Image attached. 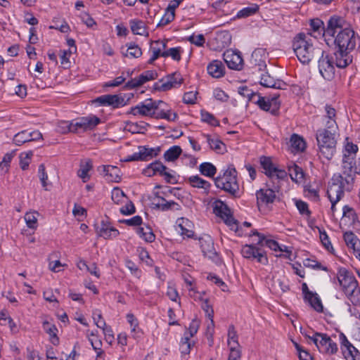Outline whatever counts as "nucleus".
<instances>
[{
    "label": "nucleus",
    "mask_w": 360,
    "mask_h": 360,
    "mask_svg": "<svg viewBox=\"0 0 360 360\" xmlns=\"http://www.w3.org/2000/svg\"><path fill=\"white\" fill-rule=\"evenodd\" d=\"M337 132L326 129H318L316 133V139L318 146V155L330 160L336 152L337 141L335 134Z\"/></svg>",
    "instance_id": "obj_6"
},
{
    "label": "nucleus",
    "mask_w": 360,
    "mask_h": 360,
    "mask_svg": "<svg viewBox=\"0 0 360 360\" xmlns=\"http://www.w3.org/2000/svg\"><path fill=\"white\" fill-rule=\"evenodd\" d=\"M290 145L291 147L296 152H302L306 148V143L304 139L299 135L293 134L290 137Z\"/></svg>",
    "instance_id": "obj_39"
},
{
    "label": "nucleus",
    "mask_w": 360,
    "mask_h": 360,
    "mask_svg": "<svg viewBox=\"0 0 360 360\" xmlns=\"http://www.w3.org/2000/svg\"><path fill=\"white\" fill-rule=\"evenodd\" d=\"M214 182L217 188L224 191L230 195L240 197L237 171L233 165H229L226 168L222 169L219 175L214 178Z\"/></svg>",
    "instance_id": "obj_4"
},
{
    "label": "nucleus",
    "mask_w": 360,
    "mask_h": 360,
    "mask_svg": "<svg viewBox=\"0 0 360 360\" xmlns=\"http://www.w3.org/2000/svg\"><path fill=\"white\" fill-rule=\"evenodd\" d=\"M337 278L342 291L351 303L354 306L360 305V288L352 273L344 267H340Z\"/></svg>",
    "instance_id": "obj_3"
},
{
    "label": "nucleus",
    "mask_w": 360,
    "mask_h": 360,
    "mask_svg": "<svg viewBox=\"0 0 360 360\" xmlns=\"http://www.w3.org/2000/svg\"><path fill=\"white\" fill-rule=\"evenodd\" d=\"M39 213L37 212H29L25 213L24 219L26 222L27 226L30 229H35L37 227V215Z\"/></svg>",
    "instance_id": "obj_47"
},
{
    "label": "nucleus",
    "mask_w": 360,
    "mask_h": 360,
    "mask_svg": "<svg viewBox=\"0 0 360 360\" xmlns=\"http://www.w3.org/2000/svg\"><path fill=\"white\" fill-rule=\"evenodd\" d=\"M125 266L130 271L136 278H140L141 275V271L139 269L137 265L130 259L125 260Z\"/></svg>",
    "instance_id": "obj_58"
},
{
    "label": "nucleus",
    "mask_w": 360,
    "mask_h": 360,
    "mask_svg": "<svg viewBox=\"0 0 360 360\" xmlns=\"http://www.w3.org/2000/svg\"><path fill=\"white\" fill-rule=\"evenodd\" d=\"M342 174H334L332 184L328 186L327 195L330 202L337 203L344 196L345 192H350L353 189L355 176L352 172V166L349 162L342 165Z\"/></svg>",
    "instance_id": "obj_2"
},
{
    "label": "nucleus",
    "mask_w": 360,
    "mask_h": 360,
    "mask_svg": "<svg viewBox=\"0 0 360 360\" xmlns=\"http://www.w3.org/2000/svg\"><path fill=\"white\" fill-rule=\"evenodd\" d=\"M259 10V6L257 4H251L250 6L243 8L238 11L233 19L246 18L256 14Z\"/></svg>",
    "instance_id": "obj_32"
},
{
    "label": "nucleus",
    "mask_w": 360,
    "mask_h": 360,
    "mask_svg": "<svg viewBox=\"0 0 360 360\" xmlns=\"http://www.w3.org/2000/svg\"><path fill=\"white\" fill-rule=\"evenodd\" d=\"M138 150L141 154V161H148L160 154L161 148L160 146L150 148L148 146H139Z\"/></svg>",
    "instance_id": "obj_26"
},
{
    "label": "nucleus",
    "mask_w": 360,
    "mask_h": 360,
    "mask_svg": "<svg viewBox=\"0 0 360 360\" xmlns=\"http://www.w3.org/2000/svg\"><path fill=\"white\" fill-rule=\"evenodd\" d=\"M281 186L278 182L270 181L266 182L264 188L256 191L255 195L257 198V204L259 207L261 206H269L272 204L276 199V193H278Z\"/></svg>",
    "instance_id": "obj_7"
},
{
    "label": "nucleus",
    "mask_w": 360,
    "mask_h": 360,
    "mask_svg": "<svg viewBox=\"0 0 360 360\" xmlns=\"http://www.w3.org/2000/svg\"><path fill=\"white\" fill-rule=\"evenodd\" d=\"M279 96V94H275L271 98H266L258 93V98L256 101H254V103L257 105L261 110L269 112L274 116H278L281 107V101L278 100Z\"/></svg>",
    "instance_id": "obj_12"
},
{
    "label": "nucleus",
    "mask_w": 360,
    "mask_h": 360,
    "mask_svg": "<svg viewBox=\"0 0 360 360\" xmlns=\"http://www.w3.org/2000/svg\"><path fill=\"white\" fill-rule=\"evenodd\" d=\"M30 129L22 130L17 133L13 137V142L17 146H21L25 143L30 142Z\"/></svg>",
    "instance_id": "obj_44"
},
{
    "label": "nucleus",
    "mask_w": 360,
    "mask_h": 360,
    "mask_svg": "<svg viewBox=\"0 0 360 360\" xmlns=\"http://www.w3.org/2000/svg\"><path fill=\"white\" fill-rule=\"evenodd\" d=\"M319 238L322 245L328 252H333L334 251V249L326 231L323 229H319Z\"/></svg>",
    "instance_id": "obj_49"
},
{
    "label": "nucleus",
    "mask_w": 360,
    "mask_h": 360,
    "mask_svg": "<svg viewBox=\"0 0 360 360\" xmlns=\"http://www.w3.org/2000/svg\"><path fill=\"white\" fill-rule=\"evenodd\" d=\"M127 321L130 325L131 331L134 333L139 328V321L132 313H128L126 316Z\"/></svg>",
    "instance_id": "obj_64"
},
{
    "label": "nucleus",
    "mask_w": 360,
    "mask_h": 360,
    "mask_svg": "<svg viewBox=\"0 0 360 360\" xmlns=\"http://www.w3.org/2000/svg\"><path fill=\"white\" fill-rule=\"evenodd\" d=\"M183 51L181 46L170 48L164 51L163 58L171 57L174 60L179 61L181 58V53Z\"/></svg>",
    "instance_id": "obj_45"
},
{
    "label": "nucleus",
    "mask_w": 360,
    "mask_h": 360,
    "mask_svg": "<svg viewBox=\"0 0 360 360\" xmlns=\"http://www.w3.org/2000/svg\"><path fill=\"white\" fill-rule=\"evenodd\" d=\"M92 168V162L90 160H87L84 162H81L80 168L77 172L78 176L84 182H86L89 179V172Z\"/></svg>",
    "instance_id": "obj_40"
},
{
    "label": "nucleus",
    "mask_w": 360,
    "mask_h": 360,
    "mask_svg": "<svg viewBox=\"0 0 360 360\" xmlns=\"http://www.w3.org/2000/svg\"><path fill=\"white\" fill-rule=\"evenodd\" d=\"M213 212L214 213L221 219L226 217L231 213V210L228 205L221 200H216L213 202Z\"/></svg>",
    "instance_id": "obj_31"
},
{
    "label": "nucleus",
    "mask_w": 360,
    "mask_h": 360,
    "mask_svg": "<svg viewBox=\"0 0 360 360\" xmlns=\"http://www.w3.org/2000/svg\"><path fill=\"white\" fill-rule=\"evenodd\" d=\"M199 171L202 175L214 179L217 169L212 163L205 162L200 165Z\"/></svg>",
    "instance_id": "obj_36"
},
{
    "label": "nucleus",
    "mask_w": 360,
    "mask_h": 360,
    "mask_svg": "<svg viewBox=\"0 0 360 360\" xmlns=\"http://www.w3.org/2000/svg\"><path fill=\"white\" fill-rule=\"evenodd\" d=\"M292 49L298 60L308 64L314 58L315 48L309 33L300 32L292 40Z\"/></svg>",
    "instance_id": "obj_5"
},
{
    "label": "nucleus",
    "mask_w": 360,
    "mask_h": 360,
    "mask_svg": "<svg viewBox=\"0 0 360 360\" xmlns=\"http://www.w3.org/2000/svg\"><path fill=\"white\" fill-rule=\"evenodd\" d=\"M38 176L41 183L42 187L46 191H49V188L47 187V180H48V174L46 172L45 166L44 164H40L38 167Z\"/></svg>",
    "instance_id": "obj_51"
},
{
    "label": "nucleus",
    "mask_w": 360,
    "mask_h": 360,
    "mask_svg": "<svg viewBox=\"0 0 360 360\" xmlns=\"http://www.w3.org/2000/svg\"><path fill=\"white\" fill-rule=\"evenodd\" d=\"M309 305L317 312H322L323 306L319 295L316 292H313L312 295H309L307 299H304Z\"/></svg>",
    "instance_id": "obj_38"
},
{
    "label": "nucleus",
    "mask_w": 360,
    "mask_h": 360,
    "mask_svg": "<svg viewBox=\"0 0 360 360\" xmlns=\"http://www.w3.org/2000/svg\"><path fill=\"white\" fill-rule=\"evenodd\" d=\"M339 337L341 349H342L343 353H345L344 349H346L347 353H351V350L353 349L355 347L353 346V345L347 340L344 333H341Z\"/></svg>",
    "instance_id": "obj_56"
},
{
    "label": "nucleus",
    "mask_w": 360,
    "mask_h": 360,
    "mask_svg": "<svg viewBox=\"0 0 360 360\" xmlns=\"http://www.w3.org/2000/svg\"><path fill=\"white\" fill-rule=\"evenodd\" d=\"M200 116L202 122H206L214 127L219 126V120L212 113L207 111L201 110Z\"/></svg>",
    "instance_id": "obj_46"
},
{
    "label": "nucleus",
    "mask_w": 360,
    "mask_h": 360,
    "mask_svg": "<svg viewBox=\"0 0 360 360\" xmlns=\"http://www.w3.org/2000/svg\"><path fill=\"white\" fill-rule=\"evenodd\" d=\"M97 232L98 236L104 239L115 238L120 234V231L117 229L104 220L101 221V226L97 228Z\"/></svg>",
    "instance_id": "obj_22"
},
{
    "label": "nucleus",
    "mask_w": 360,
    "mask_h": 360,
    "mask_svg": "<svg viewBox=\"0 0 360 360\" xmlns=\"http://www.w3.org/2000/svg\"><path fill=\"white\" fill-rule=\"evenodd\" d=\"M289 175L293 181H301L304 179V172L302 169L294 164L289 167Z\"/></svg>",
    "instance_id": "obj_43"
},
{
    "label": "nucleus",
    "mask_w": 360,
    "mask_h": 360,
    "mask_svg": "<svg viewBox=\"0 0 360 360\" xmlns=\"http://www.w3.org/2000/svg\"><path fill=\"white\" fill-rule=\"evenodd\" d=\"M259 164L263 169L264 174L268 176L271 181L274 179L278 180H284L287 178V172L285 170L276 167L272 162L270 157L262 155L259 158Z\"/></svg>",
    "instance_id": "obj_10"
},
{
    "label": "nucleus",
    "mask_w": 360,
    "mask_h": 360,
    "mask_svg": "<svg viewBox=\"0 0 360 360\" xmlns=\"http://www.w3.org/2000/svg\"><path fill=\"white\" fill-rule=\"evenodd\" d=\"M181 153L180 146H173L165 152L163 158L167 162H174L179 158Z\"/></svg>",
    "instance_id": "obj_37"
},
{
    "label": "nucleus",
    "mask_w": 360,
    "mask_h": 360,
    "mask_svg": "<svg viewBox=\"0 0 360 360\" xmlns=\"http://www.w3.org/2000/svg\"><path fill=\"white\" fill-rule=\"evenodd\" d=\"M223 58L229 68L235 70L243 68V60L239 51L227 50L224 53Z\"/></svg>",
    "instance_id": "obj_19"
},
{
    "label": "nucleus",
    "mask_w": 360,
    "mask_h": 360,
    "mask_svg": "<svg viewBox=\"0 0 360 360\" xmlns=\"http://www.w3.org/2000/svg\"><path fill=\"white\" fill-rule=\"evenodd\" d=\"M204 136L206 137L207 142L212 150H214L218 153H224L225 145L221 141L212 139L209 134H205Z\"/></svg>",
    "instance_id": "obj_41"
},
{
    "label": "nucleus",
    "mask_w": 360,
    "mask_h": 360,
    "mask_svg": "<svg viewBox=\"0 0 360 360\" xmlns=\"http://www.w3.org/2000/svg\"><path fill=\"white\" fill-rule=\"evenodd\" d=\"M199 326V321H198L197 319H193L189 324L188 328L184 333L183 337H187L188 338V339H191L197 333Z\"/></svg>",
    "instance_id": "obj_50"
},
{
    "label": "nucleus",
    "mask_w": 360,
    "mask_h": 360,
    "mask_svg": "<svg viewBox=\"0 0 360 360\" xmlns=\"http://www.w3.org/2000/svg\"><path fill=\"white\" fill-rule=\"evenodd\" d=\"M101 172L105 176H108L109 180L112 181L118 182L121 179L120 169L116 166L103 165L101 167Z\"/></svg>",
    "instance_id": "obj_29"
},
{
    "label": "nucleus",
    "mask_w": 360,
    "mask_h": 360,
    "mask_svg": "<svg viewBox=\"0 0 360 360\" xmlns=\"http://www.w3.org/2000/svg\"><path fill=\"white\" fill-rule=\"evenodd\" d=\"M101 106H110L112 108H119L127 105V101L120 95L105 94L98 96L95 100Z\"/></svg>",
    "instance_id": "obj_16"
},
{
    "label": "nucleus",
    "mask_w": 360,
    "mask_h": 360,
    "mask_svg": "<svg viewBox=\"0 0 360 360\" xmlns=\"http://www.w3.org/2000/svg\"><path fill=\"white\" fill-rule=\"evenodd\" d=\"M136 233L141 238L148 243H152L155 238V236L149 226L145 225V226L137 228Z\"/></svg>",
    "instance_id": "obj_35"
},
{
    "label": "nucleus",
    "mask_w": 360,
    "mask_h": 360,
    "mask_svg": "<svg viewBox=\"0 0 360 360\" xmlns=\"http://www.w3.org/2000/svg\"><path fill=\"white\" fill-rule=\"evenodd\" d=\"M92 317L96 326L99 328H104L106 325L105 320L102 316L101 311L98 309H96L93 311Z\"/></svg>",
    "instance_id": "obj_57"
},
{
    "label": "nucleus",
    "mask_w": 360,
    "mask_h": 360,
    "mask_svg": "<svg viewBox=\"0 0 360 360\" xmlns=\"http://www.w3.org/2000/svg\"><path fill=\"white\" fill-rule=\"evenodd\" d=\"M342 218H348L349 220L354 223L357 220V214L355 210L349 205H345L342 208Z\"/></svg>",
    "instance_id": "obj_52"
},
{
    "label": "nucleus",
    "mask_w": 360,
    "mask_h": 360,
    "mask_svg": "<svg viewBox=\"0 0 360 360\" xmlns=\"http://www.w3.org/2000/svg\"><path fill=\"white\" fill-rule=\"evenodd\" d=\"M338 62L335 58L334 52L333 53H326L322 51L321 56L318 61L319 70L321 75L328 81H331L335 74V66L338 68H342L338 65Z\"/></svg>",
    "instance_id": "obj_8"
},
{
    "label": "nucleus",
    "mask_w": 360,
    "mask_h": 360,
    "mask_svg": "<svg viewBox=\"0 0 360 360\" xmlns=\"http://www.w3.org/2000/svg\"><path fill=\"white\" fill-rule=\"evenodd\" d=\"M167 41L156 40L150 43V51L152 56L148 61V64H153L158 58L162 57V54L167 48Z\"/></svg>",
    "instance_id": "obj_21"
},
{
    "label": "nucleus",
    "mask_w": 360,
    "mask_h": 360,
    "mask_svg": "<svg viewBox=\"0 0 360 360\" xmlns=\"http://www.w3.org/2000/svg\"><path fill=\"white\" fill-rule=\"evenodd\" d=\"M325 114L323 115L324 128L321 129L330 130L337 132L338 127L336 122V110L330 105L326 104L324 107Z\"/></svg>",
    "instance_id": "obj_18"
},
{
    "label": "nucleus",
    "mask_w": 360,
    "mask_h": 360,
    "mask_svg": "<svg viewBox=\"0 0 360 360\" xmlns=\"http://www.w3.org/2000/svg\"><path fill=\"white\" fill-rule=\"evenodd\" d=\"M71 122L72 132L78 134L93 130L101 122V119L96 115H89L73 120Z\"/></svg>",
    "instance_id": "obj_11"
},
{
    "label": "nucleus",
    "mask_w": 360,
    "mask_h": 360,
    "mask_svg": "<svg viewBox=\"0 0 360 360\" xmlns=\"http://www.w3.org/2000/svg\"><path fill=\"white\" fill-rule=\"evenodd\" d=\"M44 330L49 335L51 342L56 346L59 344V338L57 335L58 328L56 325L51 323L48 321H44L42 323Z\"/></svg>",
    "instance_id": "obj_28"
},
{
    "label": "nucleus",
    "mask_w": 360,
    "mask_h": 360,
    "mask_svg": "<svg viewBox=\"0 0 360 360\" xmlns=\"http://www.w3.org/2000/svg\"><path fill=\"white\" fill-rule=\"evenodd\" d=\"M262 246L255 244L245 245L241 250V254L243 257L262 264H268V258L264 250L261 248Z\"/></svg>",
    "instance_id": "obj_13"
},
{
    "label": "nucleus",
    "mask_w": 360,
    "mask_h": 360,
    "mask_svg": "<svg viewBox=\"0 0 360 360\" xmlns=\"http://www.w3.org/2000/svg\"><path fill=\"white\" fill-rule=\"evenodd\" d=\"M194 342L191 341L187 337H182L180 341L179 350L182 355L189 354L191 352V347L193 346Z\"/></svg>",
    "instance_id": "obj_48"
},
{
    "label": "nucleus",
    "mask_w": 360,
    "mask_h": 360,
    "mask_svg": "<svg viewBox=\"0 0 360 360\" xmlns=\"http://www.w3.org/2000/svg\"><path fill=\"white\" fill-rule=\"evenodd\" d=\"M182 82L183 78L179 72H176L154 83L153 88L158 91H167L172 88L179 87Z\"/></svg>",
    "instance_id": "obj_14"
},
{
    "label": "nucleus",
    "mask_w": 360,
    "mask_h": 360,
    "mask_svg": "<svg viewBox=\"0 0 360 360\" xmlns=\"http://www.w3.org/2000/svg\"><path fill=\"white\" fill-rule=\"evenodd\" d=\"M343 238L348 248L349 246H353L354 243H356L359 240L357 236L352 231L345 232L343 235Z\"/></svg>",
    "instance_id": "obj_62"
},
{
    "label": "nucleus",
    "mask_w": 360,
    "mask_h": 360,
    "mask_svg": "<svg viewBox=\"0 0 360 360\" xmlns=\"http://www.w3.org/2000/svg\"><path fill=\"white\" fill-rule=\"evenodd\" d=\"M259 84L268 88H274L277 89H285L287 84L281 79H275L268 72L261 75Z\"/></svg>",
    "instance_id": "obj_20"
},
{
    "label": "nucleus",
    "mask_w": 360,
    "mask_h": 360,
    "mask_svg": "<svg viewBox=\"0 0 360 360\" xmlns=\"http://www.w3.org/2000/svg\"><path fill=\"white\" fill-rule=\"evenodd\" d=\"M310 27L313 32H318L319 34L323 33V36L325 37V41L327 44L329 45L330 38L329 36H326V33L325 32V30H326V27H324V23L319 18L311 20Z\"/></svg>",
    "instance_id": "obj_34"
},
{
    "label": "nucleus",
    "mask_w": 360,
    "mask_h": 360,
    "mask_svg": "<svg viewBox=\"0 0 360 360\" xmlns=\"http://www.w3.org/2000/svg\"><path fill=\"white\" fill-rule=\"evenodd\" d=\"M295 205L301 214H306L307 216L311 214V212L309 210L308 204L307 202L302 201V200H296Z\"/></svg>",
    "instance_id": "obj_60"
},
{
    "label": "nucleus",
    "mask_w": 360,
    "mask_h": 360,
    "mask_svg": "<svg viewBox=\"0 0 360 360\" xmlns=\"http://www.w3.org/2000/svg\"><path fill=\"white\" fill-rule=\"evenodd\" d=\"M304 265L307 267H310L314 269H320L326 271H328V268L326 266H322L321 263L314 259H305L304 261Z\"/></svg>",
    "instance_id": "obj_61"
},
{
    "label": "nucleus",
    "mask_w": 360,
    "mask_h": 360,
    "mask_svg": "<svg viewBox=\"0 0 360 360\" xmlns=\"http://www.w3.org/2000/svg\"><path fill=\"white\" fill-rule=\"evenodd\" d=\"M326 36L334 45L333 52L338 62V65L346 68L352 63L353 57L351 51L355 49L358 44L360 46V37L340 16L333 15L327 22Z\"/></svg>",
    "instance_id": "obj_1"
},
{
    "label": "nucleus",
    "mask_w": 360,
    "mask_h": 360,
    "mask_svg": "<svg viewBox=\"0 0 360 360\" xmlns=\"http://www.w3.org/2000/svg\"><path fill=\"white\" fill-rule=\"evenodd\" d=\"M358 151V146L353 143H347L345 147L342 160V165L345 162H349L352 166L353 160L356 158V153Z\"/></svg>",
    "instance_id": "obj_27"
},
{
    "label": "nucleus",
    "mask_w": 360,
    "mask_h": 360,
    "mask_svg": "<svg viewBox=\"0 0 360 360\" xmlns=\"http://www.w3.org/2000/svg\"><path fill=\"white\" fill-rule=\"evenodd\" d=\"M127 46L124 56L129 58H139L142 55L141 49L135 43L131 42L127 44Z\"/></svg>",
    "instance_id": "obj_42"
},
{
    "label": "nucleus",
    "mask_w": 360,
    "mask_h": 360,
    "mask_svg": "<svg viewBox=\"0 0 360 360\" xmlns=\"http://www.w3.org/2000/svg\"><path fill=\"white\" fill-rule=\"evenodd\" d=\"M167 167L164 165L160 161H155L150 163L143 170V174L147 176H153L155 175H162V173L167 170Z\"/></svg>",
    "instance_id": "obj_25"
},
{
    "label": "nucleus",
    "mask_w": 360,
    "mask_h": 360,
    "mask_svg": "<svg viewBox=\"0 0 360 360\" xmlns=\"http://www.w3.org/2000/svg\"><path fill=\"white\" fill-rule=\"evenodd\" d=\"M188 40L197 46H202L205 42V38L202 34L198 35L192 34L188 38Z\"/></svg>",
    "instance_id": "obj_63"
},
{
    "label": "nucleus",
    "mask_w": 360,
    "mask_h": 360,
    "mask_svg": "<svg viewBox=\"0 0 360 360\" xmlns=\"http://www.w3.org/2000/svg\"><path fill=\"white\" fill-rule=\"evenodd\" d=\"M158 199L161 200L162 202L153 203L155 205V208H157L161 211H163V212H165L167 210H181V205L179 203H177L173 200L167 201L162 197H158Z\"/></svg>",
    "instance_id": "obj_30"
},
{
    "label": "nucleus",
    "mask_w": 360,
    "mask_h": 360,
    "mask_svg": "<svg viewBox=\"0 0 360 360\" xmlns=\"http://www.w3.org/2000/svg\"><path fill=\"white\" fill-rule=\"evenodd\" d=\"M187 181L189 183L191 186L202 189V193L204 194L208 195L210 193L212 184L209 181L200 177L198 175L189 176Z\"/></svg>",
    "instance_id": "obj_23"
},
{
    "label": "nucleus",
    "mask_w": 360,
    "mask_h": 360,
    "mask_svg": "<svg viewBox=\"0 0 360 360\" xmlns=\"http://www.w3.org/2000/svg\"><path fill=\"white\" fill-rule=\"evenodd\" d=\"M129 25L133 34L142 36L148 34L146 26L143 21L138 19H132L129 21Z\"/></svg>",
    "instance_id": "obj_33"
},
{
    "label": "nucleus",
    "mask_w": 360,
    "mask_h": 360,
    "mask_svg": "<svg viewBox=\"0 0 360 360\" xmlns=\"http://www.w3.org/2000/svg\"><path fill=\"white\" fill-rule=\"evenodd\" d=\"M162 105H166V103L161 100L148 98L131 107L128 113L134 116L141 115L153 117L155 111L160 109Z\"/></svg>",
    "instance_id": "obj_9"
},
{
    "label": "nucleus",
    "mask_w": 360,
    "mask_h": 360,
    "mask_svg": "<svg viewBox=\"0 0 360 360\" xmlns=\"http://www.w3.org/2000/svg\"><path fill=\"white\" fill-rule=\"evenodd\" d=\"M157 77L158 72L155 70H146L138 77L141 85L148 81L155 79Z\"/></svg>",
    "instance_id": "obj_53"
},
{
    "label": "nucleus",
    "mask_w": 360,
    "mask_h": 360,
    "mask_svg": "<svg viewBox=\"0 0 360 360\" xmlns=\"http://www.w3.org/2000/svg\"><path fill=\"white\" fill-rule=\"evenodd\" d=\"M224 223L231 229L235 231H238V225L236 219H234L232 214H229L222 219Z\"/></svg>",
    "instance_id": "obj_59"
},
{
    "label": "nucleus",
    "mask_w": 360,
    "mask_h": 360,
    "mask_svg": "<svg viewBox=\"0 0 360 360\" xmlns=\"http://www.w3.org/2000/svg\"><path fill=\"white\" fill-rule=\"evenodd\" d=\"M127 197L124 191L120 188H114L111 192V198L116 204H120L122 201V198Z\"/></svg>",
    "instance_id": "obj_55"
},
{
    "label": "nucleus",
    "mask_w": 360,
    "mask_h": 360,
    "mask_svg": "<svg viewBox=\"0 0 360 360\" xmlns=\"http://www.w3.org/2000/svg\"><path fill=\"white\" fill-rule=\"evenodd\" d=\"M199 243L203 255L214 262L215 263H217L219 260V256L215 251L214 247V241L211 236L205 235L202 237H200L199 238Z\"/></svg>",
    "instance_id": "obj_17"
},
{
    "label": "nucleus",
    "mask_w": 360,
    "mask_h": 360,
    "mask_svg": "<svg viewBox=\"0 0 360 360\" xmlns=\"http://www.w3.org/2000/svg\"><path fill=\"white\" fill-rule=\"evenodd\" d=\"M207 73L214 78L222 77L225 74V67L219 60H214L207 66Z\"/></svg>",
    "instance_id": "obj_24"
},
{
    "label": "nucleus",
    "mask_w": 360,
    "mask_h": 360,
    "mask_svg": "<svg viewBox=\"0 0 360 360\" xmlns=\"http://www.w3.org/2000/svg\"><path fill=\"white\" fill-rule=\"evenodd\" d=\"M318 338L313 339V343L321 353L333 354L338 352L337 344L326 333H316Z\"/></svg>",
    "instance_id": "obj_15"
},
{
    "label": "nucleus",
    "mask_w": 360,
    "mask_h": 360,
    "mask_svg": "<svg viewBox=\"0 0 360 360\" xmlns=\"http://www.w3.org/2000/svg\"><path fill=\"white\" fill-rule=\"evenodd\" d=\"M228 344L229 345L239 347L238 342V335L233 326H230L228 330Z\"/></svg>",
    "instance_id": "obj_54"
}]
</instances>
